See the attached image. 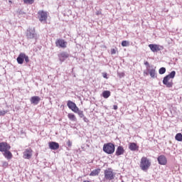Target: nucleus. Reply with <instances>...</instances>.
Instances as JSON below:
<instances>
[{
	"mask_svg": "<svg viewBox=\"0 0 182 182\" xmlns=\"http://www.w3.org/2000/svg\"><path fill=\"white\" fill-rule=\"evenodd\" d=\"M24 60L26 63H28L29 62V57L26 55V54H24Z\"/></svg>",
	"mask_w": 182,
	"mask_h": 182,
	"instance_id": "c756f323",
	"label": "nucleus"
},
{
	"mask_svg": "<svg viewBox=\"0 0 182 182\" xmlns=\"http://www.w3.org/2000/svg\"><path fill=\"white\" fill-rule=\"evenodd\" d=\"M102 97H104L105 99H108V97H110V91L105 90L102 92Z\"/></svg>",
	"mask_w": 182,
	"mask_h": 182,
	"instance_id": "4be33fe9",
	"label": "nucleus"
},
{
	"mask_svg": "<svg viewBox=\"0 0 182 182\" xmlns=\"http://www.w3.org/2000/svg\"><path fill=\"white\" fill-rule=\"evenodd\" d=\"M144 65H145V66H146V68H150V64L149 63V62H145L144 63Z\"/></svg>",
	"mask_w": 182,
	"mask_h": 182,
	"instance_id": "e433bc0d",
	"label": "nucleus"
},
{
	"mask_svg": "<svg viewBox=\"0 0 182 182\" xmlns=\"http://www.w3.org/2000/svg\"><path fill=\"white\" fill-rule=\"evenodd\" d=\"M23 159H27L29 160L31 157H32V149L31 148L26 149L25 151L23 152Z\"/></svg>",
	"mask_w": 182,
	"mask_h": 182,
	"instance_id": "1a4fd4ad",
	"label": "nucleus"
},
{
	"mask_svg": "<svg viewBox=\"0 0 182 182\" xmlns=\"http://www.w3.org/2000/svg\"><path fill=\"white\" fill-rule=\"evenodd\" d=\"M83 182H90V181H84Z\"/></svg>",
	"mask_w": 182,
	"mask_h": 182,
	"instance_id": "79ce46f5",
	"label": "nucleus"
},
{
	"mask_svg": "<svg viewBox=\"0 0 182 182\" xmlns=\"http://www.w3.org/2000/svg\"><path fill=\"white\" fill-rule=\"evenodd\" d=\"M48 146L51 150H58V149H59V143L58 142H49Z\"/></svg>",
	"mask_w": 182,
	"mask_h": 182,
	"instance_id": "2eb2a0df",
	"label": "nucleus"
},
{
	"mask_svg": "<svg viewBox=\"0 0 182 182\" xmlns=\"http://www.w3.org/2000/svg\"><path fill=\"white\" fill-rule=\"evenodd\" d=\"M149 48L151 49V52H159V50H161L160 46L157 44H149Z\"/></svg>",
	"mask_w": 182,
	"mask_h": 182,
	"instance_id": "ddd939ff",
	"label": "nucleus"
},
{
	"mask_svg": "<svg viewBox=\"0 0 182 182\" xmlns=\"http://www.w3.org/2000/svg\"><path fill=\"white\" fill-rule=\"evenodd\" d=\"M105 178H106V180H113V178H114V175H113V171L105 170Z\"/></svg>",
	"mask_w": 182,
	"mask_h": 182,
	"instance_id": "6e6552de",
	"label": "nucleus"
},
{
	"mask_svg": "<svg viewBox=\"0 0 182 182\" xmlns=\"http://www.w3.org/2000/svg\"><path fill=\"white\" fill-rule=\"evenodd\" d=\"M95 14H96V15H102V11H97Z\"/></svg>",
	"mask_w": 182,
	"mask_h": 182,
	"instance_id": "58836bf2",
	"label": "nucleus"
},
{
	"mask_svg": "<svg viewBox=\"0 0 182 182\" xmlns=\"http://www.w3.org/2000/svg\"><path fill=\"white\" fill-rule=\"evenodd\" d=\"M4 166H8V163L5 162V163L4 164Z\"/></svg>",
	"mask_w": 182,
	"mask_h": 182,
	"instance_id": "a19ab883",
	"label": "nucleus"
},
{
	"mask_svg": "<svg viewBox=\"0 0 182 182\" xmlns=\"http://www.w3.org/2000/svg\"><path fill=\"white\" fill-rule=\"evenodd\" d=\"M129 149L131 151H136V150H139V146H137V144L132 142L129 144Z\"/></svg>",
	"mask_w": 182,
	"mask_h": 182,
	"instance_id": "f3484780",
	"label": "nucleus"
},
{
	"mask_svg": "<svg viewBox=\"0 0 182 182\" xmlns=\"http://www.w3.org/2000/svg\"><path fill=\"white\" fill-rule=\"evenodd\" d=\"M149 75H150L151 77H152L153 79L157 77V76L156 75V70L155 69L149 70Z\"/></svg>",
	"mask_w": 182,
	"mask_h": 182,
	"instance_id": "412c9836",
	"label": "nucleus"
},
{
	"mask_svg": "<svg viewBox=\"0 0 182 182\" xmlns=\"http://www.w3.org/2000/svg\"><path fill=\"white\" fill-rule=\"evenodd\" d=\"M102 150L107 154H113V153H114V150H116V146L112 142L107 143L103 145Z\"/></svg>",
	"mask_w": 182,
	"mask_h": 182,
	"instance_id": "f03ea898",
	"label": "nucleus"
},
{
	"mask_svg": "<svg viewBox=\"0 0 182 182\" xmlns=\"http://www.w3.org/2000/svg\"><path fill=\"white\" fill-rule=\"evenodd\" d=\"M158 162L161 166H166L167 164V158L164 155H161L158 157Z\"/></svg>",
	"mask_w": 182,
	"mask_h": 182,
	"instance_id": "9d476101",
	"label": "nucleus"
},
{
	"mask_svg": "<svg viewBox=\"0 0 182 182\" xmlns=\"http://www.w3.org/2000/svg\"><path fill=\"white\" fill-rule=\"evenodd\" d=\"M100 173V168H97L93 170L90 173V176H99V173Z\"/></svg>",
	"mask_w": 182,
	"mask_h": 182,
	"instance_id": "aec40b11",
	"label": "nucleus"
},
{
	"mask_svg": "<svg viewBox=\"0 0 182 182\" xmlns=\"http://www.w3.org/2000/svg\"><path fill=\"white\" fill-rule=\"evenodd\" d=\"M123 154H124V148L122 146H119L116 149L115 156H122Z\"/></svg>",
	"mask_w": 182,
	"mask_h": 182,
	"instance_id": "dca6fc26",
	"label": "nucleus"
},
{
	"mask_svg": "<svg viewBox=\"0 0 182 182\" xmlns=\"http://www.w3.org/2000/svg\"><path fill=\"white\" fill-rule=\"evenodd\" d=\"M17 63H18V65H22L23 63V60H25V53H21L17 59Z\"/></svg>",
	"mask_w": 182,
	"mask_h": 182,
	"instance_id": "4468645a",
	"label": "nucleus"
},
{
	"mask_svg": "<svg viewBox=\"0 0 182 182\" xmlns=\"http://www.w3.org/2000/svg\"><path fill=\"white\" fill-rule=\"evenodd\" d=\"M26 38L27 39H34L35 41L38 39V34L35 31V28H28L27 29Z\"/></svg>",
	"mask_w": 182,
	"mask_h": 182,
	"instance_id": "20e7f679",
	"label": "nucleus"
},
{
	"mask_svg": "<svg viewBox=\"0 0 182 182\" xmlns=\"http://www.w3.org/2000/svg\"><path fill=\"white\" fill-rule=\"evenodd\" d=\"M113 109H114V110H117V109H118L117 105H114Z\"/></svg>",
	"mask_w": 182,
	"mask_h": 182,
	"instance_id": "ea45409f",
	"label": "nucleus"
},
{
	"mask_svg": "<svg viewBox=\"0 0 182 182\" xmlns=\"http://www.w3.org/2000/svg\"><path fill=\"white\" fill-rule=\"evenodd\" d=\"M0 151L1 152H5V142H1L0 143Z\"/></svg>",
	"mask_w": 182,
	"mask_h": 182,
	"instance_id": "393cba45",
	"label": "nucleus"
},
{
	"mask_svg": "<svg viewBox=\"0 0 182 182\" xmlns=\"http://www.w3.org/2000/svg\"><path fill=\"white\" fill-rule=\"evenodd\" d=\"M174 77H176V71L173 70L164 77L162 81L163 85L168 88L173 87V80L170 81V79H174Z\"/></svg>",
	"mask_w": 182,
	"mask_h": 182,
	"instance_id": "f257e3e1",
	"label": "nucleus"
},
{
	"mask_svg": "<svg viewBox=\"0 0 182 182\" xmlns=\"http://www.w3.org/2000/svg\"><path fill=\"white\" fill-rule=\"evenodd\" d=\"M19 15H25V12H23L22 10H18Z\"/></svg>",
	"mask_w": 182,
	"mask_h": 182,
	"instance_id": "c9c22d12",
	"label": "nucleus"
},
{
	"mask_svg": "<svg viewBox=\"0 0 182 182\" xmlns=\"http://www.w3.org/2000/svg\"><path fill=\"white\" fill-rule=\"evenodd\" d=\"M159 75H164L166 73V68L162 67L159 70Z\"/></svg>",
	"mask_w": 182,
	"mask_h": 182,
	"instance_id": "bb28decb",
	"label": "nucleus"
},
{
	"mask_svg": "<svg viewBox=\"0 0 182 182\" xmlns=\"http://www.w3.org/2000/svg\"><path fill=\"white\" fill-rule=\"evenodd\" d=\"M38 19L41 23H46V20L48 19V13L44 11H39L38 12Z\"/></svg>",
	"mask_w": 182,
	"mask_h": 182,
	"instance_id": "39448f33",
	"label": "nucleus"
},
{
	"mask_svg": "<svg viewBox=\"0 0 182 182\" xmlns=\"http://www.w3.org/2000/svg\"><path fill=\"white\" fill-rule=\"evenodd\" d=\"M122 46L123 47H126V46H129V45H130V43L127 41H123L121 43Z\"/></svg>",
	"mask_w": 182,
	"mask_h": 182,
	"instance_id": "cd10ccee",
	"label": "nucleus"
},
{
	"mask_svg": "<svg viewBox=\"0 0 182 182\" xmlns=\"http://www.w3.org/2000/svg\"><path fill=\"white\" fill-rule=\"evenodd\" d=\"M68 117L71 122H77V119H76V116H75L74 114H68Z\"/></svg>",
	"mask_w": 182,
	"mask_h": 182,
	"instance_id": "6ab92c4d",
	"label": "nucleus"
},
{
	"mask_svg": "<svg viewBox=\"0 0 182 182\" xmlns=\"http://www.w3.org/2000/svg\"><path fill=\"white\" fill-rule=\"evenodd\" d=\"M111 54L116 55V50L114 48L111 49Z\"/></svg>",
	"mask_w": 182,
	"mask_h": 182,
	"instance_id": "72a5a7b5",
	"label": "nucleus"
},
{
	"mask_svg": "<svg viewBox=\"0 0 182 182\" xmlns=\"http://www.w3.org/2000/svg\"><path fill=\"white\" fill-rule=\"evenodd\" d=\"M4 156L9 160L12 159V153L9 151H4Z\"/></svg>",
	"mask_w": 182,
	"mask_h": 182,
	"instance_id": "a211bd4d",
	"label": "nucleus"
},
{
	"mask_svg": "<svg viewBox=\"0 0 182 182\" xmlns=\"http://www.w3.org/2000/svg\"><path fill=\"white\" fill-rule=\"evenodd\" d=\"M175 139L177 141H182V134L181 133L176 134V135L175 136Z\"/></svg>",
	"mask_w": 182,
	"mask_h": 182,
	"instance_id": "b1692460",
	"label": "nucleus"
},
{
	"mask_svg": "<svg viewBox=\"0 0 182 182\" xmlns=\"http://www.w3.org/2000/svg\"><path fill=\"white\" fill-rule=\"evenodd\" d=\"M58 58L60 60V62H65L68 58H69V54L66 52H62L60 54H58Z\"/></svg>",
	"mask_w": 182,
	"mask_h": 182,
	"instance_id": "9b49d317",
	"label": "nucleus"
},
{
	"mask_svg": "<svg viewBox=\"0 0 182 182\" xmlns=\"http://www.w3.org/2000/svg\"><path fill=\"white\" fill-rule=\"evenodd\" d=\"M102 76L105 79H107V73H102Z\"/></svg>",
	"mask_w": 182,
	"mask_h": 182,
	"instance_id": "4c0bfd02",
	"label": "nucleus"
},
{
	"mask_svg": "<svg viewBox=\"0 0 182 182\" xmlns=\"http://www.w3.org/2000/svg\"><path fill=\"white\" fill-rule=\"evenodd\" d=\"M118 76L122 79V77H124V73H118Z\"/></svg>",
	"mask_w": 182,
	"mask_h": 182,
	"instance_id": "2f4dec72",
	"label": "nucleus"
},
{
	"mask_svg": "<svg viewBox=\"0 0 182 182\" xmlns=\"http://www.w3.org/2000/svg\"><path fill=\"white\" fill-rule=\"evenodd\" d=\"M30 102L31 103V105H38L39 102H41V97L38 96H33L31 97V98L30 99Z\"/></svg>",
	"mask_w": 182,
	"mask_h": 182,
	"instance_id": "f8f14e48",
	"label": "nucleus"
},
{
	"mask_svg": "<svg viewBox=\"0 0 182 182\" xmlns=\"http://www.w3.org/2000/svg\"><path fill=\"white\" fill-rule=\"evenodd\" d=\"M83 120L85 123H89V119L87 118H86V117H82Z\"/></svg>",
	"mask_w": 182,
	"mask_h": 182,
	"instance_id": "f704fd0d",
	"label": "nucleus"
},
{
	"mask_svg": "<svg viewBox=\"0 0 182 182\" xmlns=\"http://www.w3.org/2000/svg\"><path fill=\"white\" fill-rule=\"evenodd\" d=\"M23 3L26 4V5H32L33 2H35V0H23Z\"/></svg>",
	"mask_w": 182,
	"mask_h": 182,
	"instance_id": "a878e982",
	"label": "nucleus"
},
{
	"mask_svg": "<svg viewBox=\"0 0 182 182\" xmlns=\"http://www.w3.org/2000/svg\"><path fill=\"white\" fill-rule=\"evenodd\" d=\"M74 113H77L79 117H80L81 119L85 117V114H83V111L79 109V108H77V110H76Z\"/></svg>",
	"mask_w": 182,
	"mask_h": 182,
	"instance_id": "5701e85b",
	"label": "nucleus"
},
{
	"mask_svg": "<svg viewBox=\"0 0 182 182\" xmlns=\"http://www.w3.org/2000/svg\"><path fill=\"white\" fill-rule=\"evenodd\" d=\"M55 45L58 48H66V46L68 45V43L65 41L63 39H58L55 41Z\"/></svg>",
	"mask_w": 182,
	"mask_h": 182,
	"instance_id": "0eeeda50",
	"label": "nucleus"
},
{
	"mask_svg": "<svg viewBox=\"0 0 182 182\" xmlns=\"http://www.w3.org/2000/svg\"><path fill=\"white\" fill-rule=\"evenodd\" d=\"M4 149H5L6 151H8L11 150V146L9 144H8V143L4 142Z\"/></svg>",
	"mask_w": 182,
	"mask_h": 182,
	"instance_id": "c85d7f7f",
	"label": "nucleus"
},
{
	"mask_svg": "<svg viewBox=\"0 0 182 182\" xmlns=\"http://www.w3.org/2000/svg\"><path fill=\"white\" fill-rule=\"evenodd\" d=\"M151 166V162L147 159V157H142L140 162V167L144 171L149 170Z\"/></svg>",
	"mask_w": 182,
	"mask_h": 182,
	"instance_id": "7ed1b4c3",
	"label": "nucleus"
},
{
	"mask_svg": "<svg viewBox=\"0 0 182 182\" xmlns=\"http://www.w3.org/2000/svg\"><path fill=\"white\" fill-rule=\"evenodd\" d=\"M67 146H68L69 147H72V141H70V140H68L67 141Z\"/></svg>",
	"mask_w": 182,
	"mask_h": 182,
	"instance_id": "473e14b6",
	"label": "nucleus"
},
{
	"mask_svg": "<svg viewBox=\"0 0 182 182\" xmlns=\"http://www.w3.org/2000/svg\"><path fill=\"white\" fill-rule=\"evenodd\" d=\"M67 106L68 107L72 110V112H74V113L76 112V110H77V109L79 107H77V106L76 105V104L70 100H68V103H67Z\"/></svg>",
	"mask_w": 182,
	"mask_h": 182,
	"instance_id": "423d86ee",
	"label": "nucleus"
},
{
	"mask_svg": "<svg viewBox=\"0 0 182 182\" xmlns=\"http://www.w3.org/2000/svg\"><path fill=\"white\" fill-rule=\"evenodd\" d=\"M6 113H8V111H6V110H3V111L0 110V116H5V114H6Z\"/></svg>",
	"mask_w": 182,
	"mask_h": 182,
	"instance_id": "7c9ffc66",
	"label": "nucleus"
}]
</instances>
